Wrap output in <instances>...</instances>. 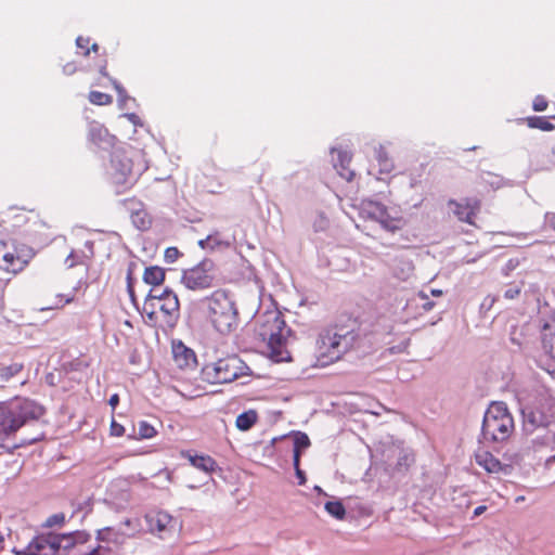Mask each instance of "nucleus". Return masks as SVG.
Segmentation results:
<instances>
[{"label": "nucleus", "instance_id": "22", "mask_svg": "<svg viewBox=\"0 0 555 555\" xmlns=\"http://www.w3.org/2000/svg\"><path fill=\"white\" fill-rule=\"evenodd\" d=\"M182 455L189 460L192 466L204 473L211 474L218 468L217 462L210 455H192L190 452L182 453Z\"/></svg>", "mask_w": 555, "mask_h": 555}, {"label": "nucleus", "instance_id": "2", "mask_svg": "<svg viewBox=\"0 0 555 555\" xmlns=\"http://www.w3.org/2000/svg\"><path fill=\"white\" fill-rule=\"evenodd\" d=\"M202 302L204 317L216 332L228 336L237 330L238 310L230 291L215 289Z\"/></svg>", "mask_w": 555, "mask_h": 555}, {"label": "nucleus", "instance_id": "30", "mask_svg": "<svg viewBox=\"0 0 555 555\" xmlns=\"http://www.w3.org/2000/svg\"><path fill=\"white\" fill-rule=\"evenodd\" d=\"M257 420V412L254 410H249L241 413L236 417L235 425L241 430H248L256 424Z\"/></svg>", "mask_w": 555, "mask_h": 555}, {"label": "nucleus", "instance_id": "14", "mask_svg": "<svg viewBox=\"0 0 555 555\" xmlns=\"http://www.w3.org/2000/svg\"><path fill=\"white\" fill-rule=\"evenodd\" d=\"M450 206H453V212L459 220L468 224H475V218L480 210V202L476 198H465L462 202L450 201Z\"/></svg>", "mask_w": 555, "mask_h": 555}, {"label": "nucleus", "instance_id": "50", "mask_svg": "<svg viewBox=\"0 0 555 555\" xmlns=\"http://www.w3.org/2000/svg\"><path fill=\"white\" fill-rule=\"evenodd\" d=\"M95 553H96V550H95V548H93L91 552H89V553H88V554H86V555H95Z\"/></svg>", "mask_w": 555, "mask_h": 555}, {"label": "nucleus", "instance_id": "16", "mask_svg": "<svg viewBox=\"0 0 555 555\" xmlns=\"http://www.w3.org/2000/svg\"><path fill=\"white\" fill-rule=\"evenodd\" d=\"M54 534H40L35 537L27 546L28 555H57Z\"/></svg>", "mask_w": 555, "mask_h": 555}, {"label": "nucleus", "instance_id": "15", "mask_svg": "<svg viewBox=\"0 0 555 555\" xmlns=\"http://www.w3.org/2000/svg\"><path fill=\"white\" fill-rule=\"evenodd\" d=\"M124 204L130 210L131 222L137 229L141 231L150 229L152 219L141 202L134 198H127L124 201Z\"/></svg>", "mask_w": 555, "mask_h": 555}, {"label": "nucleus", "instance_id": "39", "mask_svg": "<svg viewBox=\"0 0 555 555\" xmlns=\"http://www.w3.org/2000/svg\"><path fill=\"white\" fill-rule=\"evenodd\" d=\"M64 522H65V515L63 513L54 514L47 519V525L50 527L56 526V525L61 526Z\"/></svg>", "mask_w": 555, "mask_h": 555}, {"label": "nucleus", "instance_id": "21", "mask_svg": "<svg viewBox=\"0 0 555 555\" xmlns=\"http://www.w3.org/2000/svg\"><path fill=\"white\" fill-rule=\"evenodd\" d=\"M89 140L96 146L112 145L115 137L109 134L108 130L98 121H91L88 127Z\"/></svg>", "mask_w": 555, "mask_h": 555}, {"label": "nucleus", "instance_id": "11", "mask_svg": "<svg viewBox=\"0 0 555 555\" xmlns=\"http://www.w3.org/2000/svg\"><path fill=\"white\" fill-rule=\"evenodd\" d=\"M474 457L476 463L488 474L495 475H509L518 464L519 460L517 452H505L503 454V461H500L483 447H478L476 449Z\"/></svg>", "mask_w": 555, "mask_h": 555}, {"label": "nucleus", "instance_id": "48", "mask_svg": "<svg viewBox=\"0 0 555 555\" xmlns=\"http://www.w3.org/2000/svg\"><path fill=\"white\" fill-rule=\"evenodd\" d=\"M433 307H434V302L433 301H427V302L424 304V309L425 310H430Z\"/></svg>", "mask_w": 555, "mask_h": 555}, {"label": "nucleus", "instance_id": "10", "mask_svg": "<svg viewBox=\"0 0 555 555\" xmlns=\"http://www.w3.org/2000/svg\"><path fill=\"white\" fill-rule=\"evenodd\" d=\"M182 285L193 292H204L217 284V266L210 258H204L195 266L184 269Z\"/></svg>", "mask_w": 555, "mask_h": 555}, {"label": "nucleus", "instance_id": "12", "mask_svg": "<svg viewBox=\"0 0 555 555\" xmlns=\"http://www.w3.org/2000/svg\"><path fill=\"white\" fill-rule=\"evenodd\" d=\"M363 212L390 233H397L405 227V219L398 212H391L384 204L370 201L364 204Z\"/></svg>", "mask_w": 555, "mask_h": 555}, {"label": "nucleus", "instance_id": "5", "mask_svg": "<svg viewBox=\"0 0 555 555\" xmlns=\"http://www.w3.org/2000/svg\"><path fill=\"white\" fill-rule=\"evenodd\" d=\"M249 374L250 369L235 354L206 363L201 371L202 380L210 385L232 383Z\"/></svg>", "mask_w": 555, "mask_h": 555}, {"label": "nucleus", "instance_id": "44", "mask_svg": "<svg viewBox=\"0 0 555 555\" xmlns=\"http://www.w3.org/2000/svg\"><path fill=\"white\" fill-rule=\"evenodd\" d=\"M4 291H5V285L0 280V309H2L4 306Z\"/></svg>", "mask_w": 555, "mask_h": 555}, {"label": "nucleus", "instance_id": "38", "mask_svg": "<svg viewBox=\"0 0 555 555\" xmlns=\"http://www.w3.org/2000/svg\"><path fill=\"white\" fill-rule=\"evenodd\" d=\"M109 431L114 437H121L125 434V427L115 420H112Z\"/></svg>", "mask_w": 555, "mask_h": 555}, {"label": "nucleus", "instance_id": "23", "mask_svg": "<svg viewBox=\"0 0 555 555\" xmlns=\"http://www.w3.org/2000/svg\"><path fill=\"white\" fill-rule=\"evenodd\" d=\"M198 245L203 249H208V250L214 251L217 249L230 248L232 245V242L228 238H224L220 232L216 231V232L207 235L204 240H201L198 242Z\"/></svg>", "mask_w": 555, "mask_h": 555}, {"label": "nucleus", "instance_id": "49", "mask_svg": "<svg viewBox=\"0 0 555 555\" xmlns=\"http://www.w3.org/2000/svg\"><path fill=\"white\" fill-rule=\"evenodd\" d=\"M122 325H124V326H126V327H128V328H130V330H132V328H133V326H132V324H131V322H130L129 320H125V321L122 322Z\"/></svg>", "mask_w": 555, "mask_h": 555}, {"label": "nucleus", "instance_id": "31", "mask_svg": "<svg viewBox=\"0 0 555 555\" xmlns=\"http://www.w3.org/2000/svg\"><path fill=\"white\" fill-rule=\"evenodd\" d=\"M526 122L528 127L540 129L542 131H551L555 129V125H553L548 118L544 116H531L526 118Z\"/></svg>", "mask_w": 555, "mask_h": 555}, {"label": "nucleus", "instance_id": "17", "mask_svg": "<svg viewBox=\"0 0 555 555\" xmlns=\"http://www.w3.org/2000/svg\"><path fill=\"white\" fill-rule=\"evenodd\" d=\"M540 340L543 350L555 360V313L543 320L540 326Z\"/></svg>", "mask_w": 555, "mask_h": 555}, {"label": "nucleus", "instance_id": "51", "mask_svg": "<svg viewBox=\"0 0 555 555\" xmlns=\"http://www.w3.org/2000/svg\"><path fill=\"white\" fill-rule=\"evenodd\" d=\"M434 294L436 295H440L441 294V291H435Z\"/></svg>", "mask_w": 555, "mask_h": 555}, {"label": "nucleus", "instance_id": "25", "mask_svg": "<svg viewBox=\"0 0 555 555\" xmlns=\"http://www.w3.org/2000/svg\"><path fill=\"white\" fill-rule=\"evenodd\" d=\"M376 162L378 165L379 175H390L395 169V164L389 157L388 153L383 146H379L376 151Z\"/></svg>", "mask_w": 555, "mask_h": 555}, {"label": "nucleus", "instance_id": "42", "mask_svg": "<svg viewBox=\"0 0 555 555\" xmlns=\"http://www.w3.org/2000/svg\"><path fill=\"white\" fill-rule=\"evenodd\" d=\"M519 293H520V289L518 287H511L505 291L504 297L506 299H514L519 295Z\"/></svg>", "mask_w": 555, "mask_h": 555}, {"label": "nucleus", "instance_id": "18", "mask_svg": "<svg viewBox=\"0 0 555 555\" xmlns=\"http://www.w3.org/2000/svg\"><path fill=\"white\" fill-rule=\"evenodd\" d=\"M76 44H77L78 49L81 50L80 53L83 56H89L91 53H93L99 59L95 64V68H98V70L100 72V74L102 76L107 77L108 76L107 61H106L105 55H101L99 53V51H100L99 44L98 43L90 44V38L83 37V36H79L76 39Z\"/></svg>", "mask_w": 555, "mask_h": 555}, {"label": "nucleus", "instance_id": "34", "mask_svg": "<svg viewBox=\"0 0 555 555\" xmlns=\"http://www.w3.org/2000/svg\"><path fill=\"white\" fill-rule=\"evenodd\" d=\"M157 434L154 426L145 421H141L138 423V435L141 439H151L155 437Z\"/></svg>", "mask_w": 555, "mask_h": 555}, {"label": "nucleus", "instance_id": "37", "mask_svg": "<svg viewBox=\"0 0 555 555\" xmlns=\"http://www.w3.org/2000/svg\"><path fill=\"white\" fill-rule=\"evenodd\" d=\"M70 301H72V298H68V297L64 298L63 295H57L56 300L54 302H52L51 305H49L48 307L42 308V310L62 308Z\"/></svg>", "mask_w": 555, "mask_h": 555}, {"label": "nucleus", "instance_id": "19", "mask_svg": "<svg viewBox=\"0 0 555 555\" xmlns=\"http://www.w3.org/2000/svg\"><path fill=\"white\" fill-rule=\"evenodd\" d=\"M172 357L180 369L193 367L197 362L195 352L181 341L172 344Z\"/></svg>", "mask_w": 555, "mask_h": 555}, {"label": "nucleus", "instance_id": "8", "mask_svg": "<svg viewBox=\"0 0 555 555\" xmlns=\"http://www.w3.org/2000/svg\"><path fill=\"white\" fill-rule=\"evenodd\" d=\"M261 336L268 340V354L271 360L274 362L292 361V356L287 348L291 328L282 317L275 314L271 320H268L262 325Z\"/></svg>", "mask_w": 555, "mask_h": 555}, {"label": "nucleus", "instance_id": "20", "mask_svg": "<svg viewBox=\"0 0 555 555\" xmlns=\"http://www.w3.org/2000/svg\"><path fill=\"white\" fill-rule=\"evenodd\" d=\"M57 552L60 550L68 551L78 544H85L89 539L90 534L85 531H74L63 534H54Z\"/></svg>", "mask_w": 555, "mask_h": 555}, {"label": "nucleus", "instance_id": "4", "mask_svg": "<svg viewBox=\"0 0 555 555\" xmlns=\"http://www.w3.org/2000/svg\"><path fill=\"white\" fill-rule=\"evenodd\" d=\"M140 154L134 150L118 149L111 157L109 180L116 193L120 194L130 190L140 176L141 168L134 167V159Z\"/></svg>", "mask_w": 555, "mask_h": 555}, {"label": "nucleus", "instance_id": "41", "mask_svg": "<svg viewBox=\"0 0 555 555\" xmlns=\"http://www.w3.org/2000/svg\"><path fill=\"white\" fill-rule=\"evenodd\" d=\"M77 69H78V66H77L76 62H67L63 66V72L66 75H73L77 72Z\"/></svg>", "mask_w": 555, "mask_h": 555}, {"label": "nucleus", "instance_id": "52", "mask_svg": "<svg viewBox=\"0 0 555 555\" xmlns=\"http://www.w3.org/2000/svg\"><path fill=\"white\" fill-rule=\"evenodd\" d=\"M2 541H3V538H2V535L0 534V543H1Z\"/></svg>", "mask_w": 555, "mask_h": 555}, {"label": "nucleus", "instance_id": "9", "mask_svg": "<svg viewBox=\"0 0 555 555\" xmlns=\"http://www.w3.org/2000/svg\"><path fill=\"white\" fill-rule=\"evenodd\" d=\"M34 257L33 249L14 240H0V270L16 275Z\"/></svg>", "mask_w": 555, "mask_h": 555}, {"label": "nucleus", "instance_id": "26", "mask_svg": "<svg viewBox=\"0 0 555 555\" xmlns=\"http://www.w3.org/2000/svg\"><path fill=\"white\" fill-rule=\"evenodd\" d=\"M24 370V364L14 362L10 365L0 367V390L5 388L7 383H9L13 377L18 375Z\"/></svg>", "mask_w": 555, "mask_h": 555}, {"label": "nucleus", "instance_id": "33", "mask_svg": "<svg viewBox=\"0 0 555 555\" xmlns=\"http://www.w3.org/2000/svg\"><path fill=\"white\" fill-rule=\"evenodd\" d=\"M89 101L99 106H105L113 103V96L107 93H103L100 91H91L88 96Z\"/></svg>", "mask_w": 555, "mask_h": 555}, {"label": "nucleus", "instance_id": "43", "mask_svg": "<svg viewBox=\"0 0 555 555\" xmlns=\"http://www.w3.org/2000/svg\"><path fill=\"white\" fill-rule=\"evenodd\" d=\"M546 223L552 230L555 231V212H550L546 215Z\"/></svg>", "mask_w": 555, "mask_h": 555}, {"label": "nucleus", "instance_id": "36", "mask_svg": "<svg viewBox=\"0 0 555 555\" xmlns=\"http://www.w3.org/2000/svg\"><path fill=\"white\" fill-rule=\"evenodd\" d=\"M548 103L543 95H537L533 100L532 107L535 112H543L547 108Z\"/></svg>", "mask_w": 555, "mask_h": 555}, {"label": "nucleus", "instance_id": "45", "mask_svg": "<svg viewBox=\"0 0 555 555\" xmlns=\"http://www.w3.org/2000/svg\"><path fill=\"white\" fill-rule=\"evenodd\" d=\"M108 403L114 410L119 403V396L117 393H114L113 396H111Z\"/></svg>", "mask_w": 555, "mask_h": 555}, {"label": "nucleus", "instance_id": "35", "mask_svg": "<svg viewBox=\"0 0 555 555\" xmlns=\"http://www.w3.org/2000/svg\"><path fill=\"white\" fill-rule=\"evenodd\" d=\"M181 256L180 250L177 247H168L165 250V261L168 263L175 262Z\"/></svg>", "mask_w": 555, "mask_h": 555}, {"label": "nucleus", "instance_id": "6", "mask_svg": "<svg viewBox=\"0 0 555 555\" xmlns=\"http://www.w3.org/2000/svg\"><path fill=\"white\" fill-rule=\"evenodd\" d=\"M514 420L503 402H492L487 409L481 435L486 441H505L514 431Z\"/></svg>", "mask_w": 555, "mask_h": 555}, {"label": "nucleus", "instance_id": "40", "mask_svg": "<svg viewBox=\"0 0 555 555\" xmlns=\"http://www.w3.org/2000/svg\"><path fill=\"white\" fill-rule=\"evenodd\" d=\"M293 464H294V468H295V473H296V476L298 478V483L299 485H305L307 479H306V475L305 473L300 469V463H297L293 461Z\"/></svg>", "mask_w": 555, "mask_h": 555}, {"label": "nucleus", "instance_id": "1", "mask_svg": "<svg viewBox=\"0 0 555 555\" xmlns=\"http://www.w3.org/2000/svg\"><path fill=\"white\" fill-rule=\"evenodd\" d=\"M43 414V406L29 398L16 396L0 401V448H4L22 427Z\"/></svg>", "mask_w": 555, "mask_h": 555}, {"label": "nucleus", "instance_id": "47", "mask_svg": "<svg viewBox=\"0 0 555 555\" xmlns=\"http://www.w3.org/2000/svg\"><path fill=\"white\" fill-rule=\"evenodd\" d=\"M109 532H111L109 528H105L104 530L100 531L99 532L100 539L104 540L105 539V534H108Z\"/></svg>", "mask_w": 555, "mask_h": 555}, {"label": "nucleus", "instance_id": "24", "mask_svg": "<svg viewBox=\"0 0 555 555\" xmlns=\"http://www.w3.org/2000/svg\"><path fill=\"white\" fill-rule=\"evenodd\" d=\"M16 220H25L26 222H31V224H14V227L23 228V232L25 234L36 235L39 234L40 231L46 228V223L42 222L35 214H21L20 216H17Z\"/></svg>", "mask_w": 555, "mask_h": 555}, {"label": "nucleus", "instance_id": "27", "mask_svg": "<svg viewBox=\"0 0 555 555\" xmlns=\"http://www.w3.org/2000/svg\"><path fill=\"white\" fill-rule=\"evenodd\" d=\"M294 462L300 463L301 451L309 448L311 442L306 433L295 431L294 435Z\"/></svg>", "mask_w": 555, "mask_h": 555}, {"label": "nucleus", "instance_id": "28", "mask_svg": "<svg viewBox=\"0 0 555 555\" xmlns=\"http://www.w3.org/2000/svg\"><path fill=\"white\" fill-rule=\"evenodd\" d=\"M165 270L162 269L160 267H149L144 270L143 281L146 284L158 286L163 284V282L165 281Z\"/></svg>", "mask_w": 555, "mask_h": 555}, {"label": "nucleus", "instance_id": "32", "mask_svg": "<svg viewBox=\"0 0 555 555\" xmlns=\"http://www.w3.org/2000/svg\"><path fill=\"white\" fill-rule=\"evenodd\" d=\"M325 511L335 517L336 519H344L346 515V508L340 501H328L325 503Z\"/></svg>", "mask_w": 555, "mask_h": 555}, {"label": "nucleus", "instance_id": "7", "mask_svg": "<svg viewBox=\"0 0 555 555\" xmlns=\"http://www.w3.org/2000/svg\"><path fill=\"white\" fill-rule=\"evenodd\" d=\"M357 339L358 333L354 330H327L320 336L318 341L320 349L319 361L322 365L338 361L346 352L353 348Z\"/></svg>", "mask_w": 555, "mask_h": 555}, {"label": "nucleus", "instance_id": "13", "mask_svg": "<svg viewBox=\"0 0 555 555\" xmlns=\"http://www.w3.org/2000/svg\"><path fill=\"white\" fill-rule=\"evenodd\" d=\"M145 521L149 530L160 537L175 528V519L172 516L163 511H151L145 515Z\"/></svg>", "mask_w": 555, "mask_h": 555}, {"label": "nucleus", "instance_id": "3", "mask_svg": "<svg viewBox=\"0 0 555 555\" xmlns=\"http://www.w3.org/2000/svg\"><path fill=\"white\" fill-rule=\"evenodd\" d=\"M143 309L147 318L160 326L173 327L180 315V302L176 293L164 289L162 293L151 291Z\"/></svg>", "mask_w": 555, "mask_h": 555}, {"label": "nucleus", "instance_id": "29", "mask_svg": "<svg viewBox=\"0 0 555 555\" xmlns=\"http://www.w3.org/2000/svg\"><path fill=\"white\" fill-rule=\"evenodd\" d=\"M351 156L346 152H338V163L335 167L338 169L339 175L347 181L354 178V172L349 168Z\"/></svg>", "mask_w": 555, "mask_h": 555}, {"label": "nucleus", "instance_id": "46", "mask_svg": "<svg viewBox=\"0 0 555 555\" xmlns=\"http://www.w3.org/2000/svg\"><path fill=\"white\" fill-rule=\"evenodd\" d=\"M486 508H487L486 506L480 505V506H478V507H476V508H475L474 514H475L476 516H479V515H481V514L486 511Z\"/></svg>", "mask_w": 555, "mask_h": 555}]
</instances>
